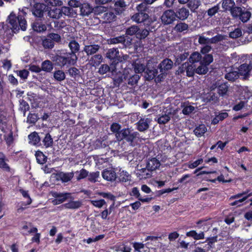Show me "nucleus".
<instances>
[{"label":"nucleus","mask_w":252,"mask_h":252,"mask_svg":"<svg viewBox=\"0 0 252 252\" xmlns=\"http://www.w3.org/2000/svg\"><path fill=\"white\" fill-rule=\"evenodd\" d=\"M74 57V55L62 51L53 55L51 60L54 63L55 66L60 69L67 68L76 63L77 60Z\"/></svg>","instance_id":"obj_1"},{"label":"nucleus","mask_w":252,"mask_h":252,"mask_svg":"<svg viewBox=\"0 0 252 252\" xmlns=\"http://www.w3.org/2000/svg\"><path fill=\"white\" fill-rule=\"evenodd\" d=\"M139 134L137 132L133 131L128 128L122 129L117 134V139L124 143H127L129 146L134 147L136 145L139 140Z\"/></svg>","instance_id":"obj_2"},{"label":"nucleus","mask_w":252,"mask_h":252,"mask_svg":"<svg viewBox=\"0 0 252 252\" xmlns=\"http://www.w3.org/2000/svg\"><path fill=\"white\" fill-rule=\"evenodd\" d=\"M147 4L141 3L136 6V12L131 16L133 21L137 23H142L149 19V8Z\"/></svg>","instance_id":"obj_3"},{"label":"nucleus","mask_w":252,"mask_h":252,"mask_svg":"<svg viewBox=\"0 0 252 252\" xmlns=\"http://www.w3.org/2000/svg\"><path fill=\"white\" fill-rule=\"evenodd\" d=\"M106 57L110 60V63L112 65V67L115 68V65L118 67L121 66V63L126 61L128 56L126 55L121 56L118 49L111 48L108 50L106 53Z\"/></svg>","instance_id":"obj_4"},{"label":"nucleus","mask_w":252,"mask_h":252,"mask_svg":"<svg viewBox=\"0 0 252 252\" xmlns=\"http://www.w3.org/2000/svg\"><path fill=\"white\" fill-rule=\"evenodd\" d=\"M2 27L8 38L14 36L16 30V14L14 11L8 16L5 24L2 23Z\"/></svg>","instance_id":"obj_5"},{"label":"nucleus","mask_w":252,"mask_h":252,"mask_svg":"<svg viewBox=\"0 0 252 252\" xmlns=\"http://www.w3.org/2000/svg\"><path fill=\"white\" fill-rule=\"evenodd\" d=\"M232 16L236 20L247 22L252 16L250 11L244 7L235 6L232 11Z\"/></svg>","instance_id":"obj_6"},{"label":"nucleus","mask_w":252,"mask_h":252,"mask_svg":"<svg viewBox=\"0 0 252 252\" xmlns=\"http://www.w3.org/2000/svg\"><path fill=\"white\" fill-rule=\"evenodd\" d=\"M173 65V62L171 60L168 58H166L161 61L158 65V68L159 69L160 72V74L158 76V82L162 81L161 79L163 78V74H167V71L172 68Z\"/></svg>","instance_id":"obj_7"},{"label":"nucleus","mask_w":252,"mask_h":252,"mask_svg":"<svg viewBox=\"0 0 252 252\" xmlns=\"http://www.w3.org/2000/svg\"><path fill=\"white\" fill-rule=\"evenodd\" d=\"M19 193L21 194L23 199H26L25 201H21L20 206L17 209V212L21 213L26 209H27V206L30 205L32 202V199L31 198L29 191L25 190L23 189H20L18 190Z\"/></svg>","instance_id":"obj_8"},{"label":"nucleus","mask_w":252,"mask_h":252,"mask_svg":"<svg viewBox=\"0 0 252 252\" xmlns=\"http://www.w3.org/2000/svg\"><path fill=\"white\" fill-rule=\"evenodd\" d=\"M49 7L43 3L36 2L32 7V14L36 17L41 19H45L44 14L47 11Z\"/></svg>","instance_id":"obj_9"},{"label":"nucleus","mask_w":252,"mask_h":252,"mask_svg":"<svg viewBox=\"0 0 252 252\" xmlns=\"http://www.w3.org/2000/svg\"><path fill=\"white\" fill-rule=\"evenodd\" d=\"M51 23L48 20L38 18L32 24L33 30L37 32H41L47 30V26L50 25Z\"/></svg>","instance_id":"obj_10"},{"label":"nucleus","mask_w":252,"mask_h":252,"mask_svg":"<svg viewBox=\"0 0 252 252\" xmlns=\"http://www.w3.org/2000/svg\"><path fill=\"white\" fill-rule=\"evenodd\" d=\"M162 23L164 25H169L173 23L176 19L175 11L172 9L164 11L160 17Z\"/></svg>","instance_id":"obj_11"},{"label":"nucleus","mask_w":252,"mask_h":252,"mask_svg":"<svg viewBox=\"0 0 252 252\" xmlns=\"http://www.w3.org/2000/svg\"><path fill=\"white\" fill-rule=\"evenodd\" d=\"M252 69V65L247 63L241 64L238 68V74L240 78L248 79L250 76V72Z\"/></svg>","instance_id":"obj_12"},{"label":"nucleus","mask_w":252,"mask_h":252,"mask_svg":"<svg viewBox=\"0 0 252 252\" xmlns=\"http://www.w3.org/2000/svg\"><path fill=\"white\" fill-rule=\"evenodd\" d=\"M117 168L105 169L102 172V176L106 181L110 182L115 181L117 179Z\"/></svg>","instance_id":"obj_13"},{"label":"nucleus","mask_w":252,"mask_h":252,"mask_svg":"<svg viewBox=\"0 0 252 252\" xmlns=\"http://www.w3.org/2000/svg\"><path fill=\"white\" fill-rule=\"evenodd\" d=\"M189 13V10L184 7L177 9L175 12L176 19L181 21H184L187 19Z\"/></svg>","instance_id":"obj_14"},{"label":"nucleus","mask_w":252,"mask_h":252,"mask_svg":"<svg viewBox=\"0 0 252 252\" xmlns=\"http://www.w3.org/2000/svg\"><path fill=\"white\" fill-rule=\"evenodd\" d=\"M47 12L48 16L53 19L58 20L63 17L61 7H54L51 8L49 7Z\"/></svg>","instance_id":"obj_15"},{"label":"nucleus","mask_w":252,"mask_h":252,"mask_svg":"<svg viewBox=\"0 0 252 252\" xmlns=\"http://www.w3.org/2000/svg\"><path fill=\"white\" fill-rule=\"evenodd\" d=\"M61 10L63 16H65L69 18H75L77 16V10L70 6H62L61 7Z\"/></svg>","instance_id":"obj_16"},{"label":"nucleus","mask_w":252,"mask_h":252,"mask_svg":"<svg viewBox=\"0 0 252 252\" xmlns=\"http://www.w3.org/2000/svg\"><path fill=\"white\" fill-rule=\"evenodd\" d=\"M126 6V2L124 0H119L115 1L114 5L113 11H114L116 14H121L124 11L125 7Z\"/></svg>","instance_id":"obj_17"},{"label":"nucleus","mask_w":252,"mask_h":252,"mask_svg":"<svg viewBox=\"0 0 252 252\" xmlns=\"http://www.w3.org/2000/svg\"><path fill=\"white\" fill-rule=\"evenodd\" d=\"M110 66L107 64H102L99 68L98 72L101 74H104L109 71H111L112 74L117 72L118 67L115 65V68L112 67V65L110 63Z\"/></svg>","instance_id":"obj_18"},{"label":"nucleus","mask_w":252,"mask_h":252,"mask_svg":"<svg viewBox=\"0 0 252 252\" xmlns=\"http://www.w3.org/2000/svg\"><path fill=\"white\" fill-rule=\"evenodd\" d=\"M116 14L113 11L107 10L101 15V18L105 23H110L116 20Z\"/></svg>","instance_id":"obj_19"},{"label":"nucleus","mask_w":252,"mask_h":252,"mask_svg":"<svg viewBox=\"0 0 252 252\" xmlns=\"http://www.w3.org/2000/svg\"><path fill=\"white\" fill-rule=\"evenodd\" d=\"M82 205V203L81 201L70 200L68 202L62 205L60 207L67 209H77L79 208Z\"/></svg>","instance_id":"obj_20"},{"label":"nucleus","mask_w":252,"mask_h":252,"mask_svg":"<svg viewBox=\"0 0 252 252\" xmlns=\"http://www.w3.org/2000/svg\"><path fill=\"white\" fill-rule=\"evenodd\" d=\"M68 46L70 50V52H68L69 54H71L72 55H74V58H75L77 60V57L76 55V53L79 52L80 49V45L75 40H71L68 44Z\"/></svg>","instance_id":"obj_21"},{"label":"nucleus","mask_w":252,"mask_h":252,"mask_svg":"<svg viewBox=\"0 0 252 252\" xmlns=\"http://www.w3.org/2000/svg\"><path fill=\"white\" fill-rule=\"evenodd\" d=\"M99 48L100 46L97 44L85 45L84 51L87 56H90L95 54L99 50Z\"/></svg>","instance_id":"obj_22"},{"label":"nucleus","mask_w":252,"mask_h":252,"mask_svg":"<svg viewBox=\"0 0 252 252\" xmlns=\"http://www.w3.org/2000/svg\"><path fill=\"white\" fill-rule=\"evenodd\" d=\"M94 8L88 3H82L80 7V15L82 16H88L93 11Z\"/></svg>","instance_id":"obj_23"},{"label":"nucleus","mask_w":252,"mask_h":252,"mask_svg":"<svg viewBox=\"0 0 252 252\" xmlns=\"http://www.w3.org/2000/svg\"><path fill=\"white\" fill-rule=\"evenodd\" d=\"M136 175L140 179H147L151 177V171H150L147 166L137 170Z\"/></svg>","instance_id":"obj_24"},{"label":"nucleus","mask_w":252,"mask_h":252,"mask_svg":"<svg viewBox=\"0 0 252 252\" xmlns=\"http://www.w3.org/2000/svg\"><path fill=\"white\" fill-rule=\"evenodd\" d=\"M182 67L186 71L187 75L189 77H192L195 72L196 65L193 63L189 64V63H184L182 64Z\"/></svg>","instance_id":"obj_25"},{"label":"nucleus","mask_w":252,"mask_h":252,"mask_svg":"<svg viewBox=\"0 0 252 252\" xmlns=\"http://www.w3.org/2000/svg\"><path fill=\"white\" fill-rule=\"evenodd\" d=\"M160 165V163L156 158H152L147 162V167L151 172L155 170Z\"/></svg>","instance_id":"obj_26"},{"label":"nucleus","mask_w":252,"mask_h":252,"mask_svg":"<svg viewBox=\"0 0 252 252\" xmlns=\"http://www.w3.org/2000/svg\"><path fill=\"white\" fill-rule=\"evenodd\" d=\"M54 66V63L52 61L46 60L41 63V70L46 72H51Z\"/></svg>","instance_id":"obj_27"},{"label":"nucleus","mask_w":252,"mask_h":252,"mask_svg":"<svg viewBox=\"0 0 252 252\" xmlns=\"http://www.w3.org/2000/svg\"><path fill=\"white\" fill-rule=\"evenodd\" d=\"M186 236L187 237H191L195 240H198L200 239H203L204 238V233L203 231H201L199 233H197L195 230H190L186 233Z\"/></svg>","instance_id":"obj_28"},{"label":"nucleus","mask_w":252,"mask_h":252,"mask_svg":"<svg viewBox=\"0 0 252 252\" xmlns=\"http://www.w3.org/2000/svg\"><path fill=\"white\" fill-rule=\"evenodd\" d=\"M102 56L101 54H98L93 56L89 60L90 64L93 66H97L102 61Z\"/></svg>","instance_id":"obj_29"},{"label":"nucleus","mask_w":252,"mask_h":252,"mask_svg":"<svg viewBox=\"0 0 252 252\" xmlns=\"http://www.w3.org/2000/svg\"><path fill=\"white\" fill-rule=\"evenodd\" d=\"M28 138L30 143L34 146H39L40 142V138L38 133L34 131L29 135Z\"/></svg>","instance_id":"obj_30"},{"label":"nucleus","mask_w":252,"mask_h":252,"mask_svg":"<svg viewBox=\"0 0 252 252\" xmlns=\"http://www.w3.org/2000/svg\"><path fill=\"white\" fill-rule=\"evenodd\" d=\"M42 142L43 147L45 148H48L53 146V139L49 132L45 134Z\"/></svg>","instance_id":"obj_31"},{"label":"nucleus","mask_w":252,"mask_h":252,"mask_svg":"<svg viewBox=\"0 0 252 252\" xmlns=\"http://www.w3.org/2000/svg\"><path fill=\"white\" fill-rule=\"evenodd\" d=\"M131 195L135 196L136 198H138L139 201L142 202H149L152 199L150 197L142 198L140 195L138 188L136 187H134L132 189Z\"/></svg>","instance_id":"obj_32"},{"label":"nucleus","mask_w":252,"mask_h":252,"mask_svg":"<svg viewBox=\"0 0 252 252\" xmlns=\"http://www.w3.org/2000/svg\"><path fill=\"white\" fill-rule=\"evenodd\" d=\"M207 128L204 124L197 126L193 130L194 134L197 137H200L206 132Z\"/></svg>","instance_id":"obj_33"},{"label":"nucleus","mask_w":252,"mask_h":252,"mask_svg":"<svg viewBox=\"0 0 252 252\" xmlns=\"http://www.w3.org/2000/svg\"><path fill=\"white\" fill-rule=\"evenodd\" d=\"M35 156L37 162L40 164H43L47 161V157L40 151H37L35 152Z\"/></svg>","instance_id":"obj_34"},{"label":"nucleus","mask_w":252,"mask_h":252,"mask_svg":"<svg viewBox=\"0 0 252 252\" xmlns=\"http://www.w3.org/2000/svg\"><path fill=\"white\" fill-rule=\"evenodd\" d=\"M74 173L73 172H61L59 174L62 181L63 183H66L70 181L73 177Z\"/></svg>","instance_id":"obj_35"},{"label":"nucleus","mask_w":252,"mask_h":252,"mask_svg":"<svg viewBox=\"0 0 252 252\" xmlns=\"http://www.w3.org/2000/svg\"><path fill=\"white\" fill-rule=\"evenodd\" d=\"M222 7L225 10H229L232 14V11L233 8L235 7V2L233 0H225L223 1Z\"/></svg>","instance_id":"obj_36"},{"label":"nucleus","mask_w":252,"mask_h":252,"mask_svg":"<svg viewBox=\"0 0 252 252\" xmlns=\"http://www.w3.org/2000/svg\"><path fill=\"white\" fill-rule=\"evenodd\" d=\"M149 127V124L146 120L141 119L137 123V128L140 131H144Z\"/></svg>","instance_id":"obj_37"},{"label":"nucleus","mask_w":252,"mask_h":252,"mask_svg":"<svg viewBox=\"0 0 252 252\" xmlns=\"http://www.w3.org/2000/svg\"><path fill=\"white\" fill-rule=\"evenodd\" d=\"M65 74L62 69H58L54 71L53 77L55 80L61 82L65 78Z\"/></svg>","instance_id":"obj_38"},{"label":"nucleus","mask_w":252,"mask_h":252,"mask_svg":"<svg viewBox=\"0 0 252 252\" xmlns=\"http://www.w3.org/2000/svg\"><path fill=\"white\" fill-rule=\"evenodd\" d=\"M129 174L124 170H122L121 169H119V173L117 175V178L120 182H126L129 180Z\"/></svg>","instance_id":"obj_39"},{"label":"nucleus","mask_w":252,"mask_h":252,"mask_svg":"<svg viewBox=\"0 0 252 252\" xmlns=\"http://www.w3.org/2000/svg\"><path fill=\"white\" fill-rule=\"evenodd\" d=\"M228 86L227 83H221L217 88L218 93L220 96L225 95L228 91Z\"/></svg>","instance_id":"obj_40"},{"label":"nucleus","mask_w":252,"mask_h":252,"mask_svg":"<svg viewBox=\"0 0 252 252\" xmlns=\"http://www.w3.org/2000/svg\"><path fill=\"white\" fill-rule=\"evenodd\" d=\"M19 110L23 113L25 116L26 112L28 111L30 109V106L28 102L24 100L23 99L19 100Z\"/></svg>","instance_id":"obj_41"},{"label":"nucleus","mask_w":252,"mask_h":252,"mask_svg":"<svg viewBox=\"0 0 252 252\" xmlns=\"http://www.w3.org/2000/svg\"><path fill=\"white\" fill-rule=\"evenodd\" d=\"M202 59L201 55L198 52H193L192 53L189 58V63H194L200 62Z\"/></svg>","instance_id":"obj_42"},{"label":"nucleus","mask_w":252,"mask_h":252,"mask_svg":"<svg viewBox=\"0 0 252 252\" xmlns=\"http://www.w3.org/2000/svg\"><path fill=\"white\" fill-rule=\"evenodd\" d=\"M199 64L200 65L197 67H196L195 73L200 75L206 74L208 71V66L200 62Z\"/></svg>","instance_id":"obj_43"},{"label":"nucleus","mask_w":252,"mask_h":252,"mask_svg":"<svg viewBox=\"0 0 252 252\" xmlns=\"http://www.w3.org/2000/svg\"><path fill=\"white\" fill-rule=\"evenodd\" d=\"M218 236L217 235L212 237H209L206 239L205 242L207 243L208 248L213 249L215 248V244L218 241Z\"/></svg>","instance_id":"obj_44"},{"label":"nucleus","mask_w":252,"mask_h":252,"mask_svg":"<svg viewBox=\"0 0 252 252\" xmlns=\"http://www.w3.org/2000/svg\"><path fill=\"white\" fill-rule=\"evenodd\" d=\"M42 44L45 49H52L54 47L55 42L47 36L42 40Z\"/></svg>","instance_id":"obj_45"},{"label":"nucleus","mask_w":252,"mask_h":252,"mask_svg":"<svg viewBox=\"0 0 252 252\" xmlns=\"http://www.w3.org/2000/svg\"><path fill=\"white\" fill-rule=\"evenodd\" d=\"M146 73L147 74V80H151L154 79L156 76H158V68H154L153 69H147Z\"/></svg>","instance_id":"obj_46"},{"label":"nucleus","mask_w":252,"mask_h":252,"mask_svg":"<svg viewBox=\"0 0 252 252\" xmlns=\"http://www.w3.org/2000/svg\"><path fill=\"white\" fill-rule=\"evenodd\" d=\"M17 20L18 22L19 26L21 30L25 31L27 29V23L25 18H23L22 16H17Z\"/></svg>","instance_id":"obj_47"},{"label":"nucleus","mask_w":252,"mask_h":252,"mask_svg":"<svg viewBox=\"0 0 252 252\" xmlns=\"http://www.w3.org/2000/svg\"><path fill=\"white\" fill-rule=\"evenodd\" d=\"M149 30L150 29H149V30H147L146 29H140L139 28V30H138V32H137V33L136 37L140 39H145L149 35Z\"/></svg>","instance_id":"obj_48"},{"label":"nucleus","mask_w":252,"mask_h":252,"mask_svg":"<svg viewBox=\"0 0 252 252\" xmlns=\"http://www.w3.org/2000/svg\"><path fill=\"white\" fill-rule=\"evenodd\" d=\"M67 72L69 76L73 78H76L80 76V71L75 67H69L68 68Z\"/></svg>","instance_id":"obj_49"},{"label":"nucleus","mask_w":252,"mask_h":252,"mask_svg":"<svg viewBox=\"0 0 252 252\" xmlns=\"http://www.w3.org/2000/svg\"><path fill=\"white\" fill-rule=\"evenodd\" d=\"M75 173L76 174H78V175L76 177V179L77 181H80L86 178L88 176L89 172L86 169L82 168L79 171H76Z\"/></svg>","instance_id":"obj_50"},{"label":"nucleus","mask_w":252,"mask_h":252,"mask_svg":"<svg viewBox=\"0 0 252 252\" xmlns=\"http://www.w3.org/2000/svg\"><path fill=\"white\" fill-rule=\"evenodd\" d=\"M182 113L185 115H189L194 110V107L190 105H186L184 103L182 106Z\"/></svg>","instance_id":"obj_51"},{"label":"nucleus","mask_w":252,"mask_h":252,"mask_svg":"<svg viewBox=\"0 0 252 252\" xmlns=\"http://www.w3.org/2000/svg\"><path fill=\"white\" fill-rule=\"evenodd\" d=\"M189 54L188 53H184V54H181L179 56H178L176 58L175 62V65L176 66L179 65L182 63L186 60Z\"/></svg>","instance_id":"obj_52"},{"label":"nucleus","mask_w":252,"mask_h":252,"mask_svg":"<svg viewBox=\"0 0 252 252\" xmlns=\"http://www.w3.org/2000/svg\"><path fill=\"white\" fill-rule=\"evenodd\" d=\"M189 28L188 25L185 23L180 22L176 24L175 27V30L178 32H183Z\"/></svg>","instance_id":"obj_53"},{"label":"nucleus","mask_w":252,"mask_h":252,"mask_svg":"<svg viewBox=\"0 0 252 252\" xmlns=\"http://www.w3.org/2000/svg\"><path fill=\"white\" fill-rule=\"evenodd\" d=\"M213 61V57L211 54L204 55L202 60L200 61V63L208 66Z\"/></svg>","instance_id":"obj_54"},{"label":"nucleus","mask_w":252,"mask_h":252,"mask_svg":"<svg viewBox=\"0 0 252 252\" xmlns=\"http://www.w3.org/2000/svg\"><path fill=\"white\" fill-rule=\"evenodd\" d=\"M43 1L46 3L45 4L48 7H49V6H61L63 4L62 1L60 0H43Z\"/></svg>","instance_id":"obj_55"},{"label":"nucleus","mask_w":252,"mask_h":252,"mask_svg":"<svg viewBox=\"0 0 252 252\" xmlns=\"http://www.w3.org/2000/svg\"><path fill=\"white\" fill-rule=\"evenodd\" d=\"M138 30L139 28L137 26H131L126 30V33L129 35L135 34L136 36Z\"/></svg>","instance_id":"obj_56"},{"label":"nucleus","mask_w":252,"mask_h":252,"mask_svg":"<svg viewBox=\"0 0 252 252\" xmlns=\"http://www.w3.org/2000/svg\"><path fill=\"white\" fill-rule=\"evenodd\" d=\"M240 78L238 71H231L225 75V78L230 81H234Z\"/></svg>","instance_id":"obj_57"},{"label":"nucleus","mask_w":252,"mask_h":252,"mask_svg":"<svg viewBox=\"0 0 252 252\" xmlns=\"http://www.w3.org/2000/svg\"><path fill=\"white\" fill-rule=\"evenodd\" d=\"M220 6L219 4H217L212 7L209 8L207 11V15L210 17L214 16L220 10Z\"/></svg>","instance_id":"obj_58"},{"label":"nucleus","mask_w":252,"mask_h":252,"mask_svg":"<svg viewBox=\"0 0 252 252\" xmlns=\"http://www.w3.org/2000/svg\"><path fill=\"white\" fill-rule=\"evenodd\" d=\"M126 42V38L124 36H119L110 39V43L111 44L122 43L125 44Z\"/></svg>","instance_id":"obj_59"},{"label":"nucleus","mask_w":252,"mask_h":252,"mask_svg":"<svg viewBox=\"0 0 252 252\" xmlns=\"http://www.w3.org/2000/svg\"><path fill=\"white\" fill-rule=\"evenodd\" d=\"M121 126L117 123H113L110 126V130L113 133H115L116 137H117V134L120 132L121 130Z\"/></svg>","instance_id":"obj_60"},{"label":"nucleus","mask_w":252,"mask_h":252,"mask_svg":"<svg viewBox=\"0 0 252 252\" xmlns=\"http://www.w3.org/2000/svg\"><path fill=\"white\" fill-rule=\"evenodd\" d=\"M38 119V116L35 113H29L27 117V122L30 124H35Z\"/></svg>","instance_id":"obj_61"},{"label":"nucleus","mask_w":252,"mask_h":252,"mask_svg":"<svg viewBox=\"0 0 252 252\" xmlns=\"http://www.w3.org/2000/svg\"><path fill=\"white\" fill-rule=\"evenodd\" d=\"M99 176V171L91 172L89 174H88V180L92 183H95Z\"/></svg>","instance_id":"obj_62"},{"label":"nucleus","mask_w":252,"mask_h":252,"mask_svg":"<svg viewBox=\"0 0 252 252\" xmlns=\"http://www.w3.org/2000/svg\"><path fill=\"white\" fill-rule=\"evenodd\" d=\"M170 120V117L169 115L164 114L162 115L158 119V123L159 124H165L167 123Z\"/></svg>","instance_id":"obj_63"},{"label":"nucleus","mask_w":252,"mask_h":252,"mask_svg":"<svg viewBox=\"0 0 252 252\" xmlns=\"http://www.w3.org/2000/svg\"><path fill=\"white\" fill-rule=\"evenodd\" d=\"M140 79V76L138 74H134L130 76L128 80V84L130 85L133 86L137 83L138 81Z\"/></svg>","instance_id":"obj_64"}]
</instances>
